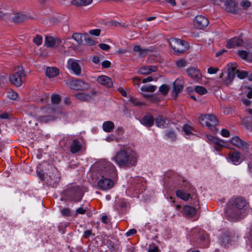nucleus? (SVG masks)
<instances>
[{
  "label": "nucleus",
  "instance_id": "obj_1",
  "mask_svg": "<svg viewBox=\"0 0 252 252\" xmlns=\"http://www.w3.org/2000/svg\"><path fill=\"white\" fill-rule=\"evenodd\" d=\"M112 160L120 167H130L135 166L137 155L129 147L123 146L116 153Z\"/></svg>",
  "mask_w": 252,
  "mask_h": 252
},
{
  "label": "nucleus",
  "instance_id": "obj_2",
  "mask_svg": "<svg viewBox=\"0 0 252 252\" xmlns=\"http://www.w3.org/2000/svg\"><path fill=\"white\" fill-rule=\"evenodd\" d=\"M246 204V201L242 197L231 200L226 205V217L231 221L244 218L247 215Z\"/></svg>",
  "mask_w": 252,
  "mask_h": 252
},
{
  "label": "nucleus",
  "instance_id": "obj_3",
  "mask_svg": "<svg viewBox=\"0 0 252 252\" xmlns=\"http://www.w3.org/2000/svg\"><path fill=\"white\" fill-rule=\"evenodd\" d=\"M99 172L102 176H114L117 172L115 166L109 161H101L97 164Z\"/></svg>",
  "mask_w": 252,
  "mask_h": 252
},
{
  "label": "nucleus",
  "instance_id": "obj_4",
  "mask_svg": "<svg viewBox=\"0 0 252 252\" xmlns=\"http://www.w3.org/2000/svg\"><path fill=\"white\" fill-rule=\"evenodd\" d=\"M26 76V73L22 66L16 67L13 74L9 77L10 82L17 87L21 86Z\"/></svg>",
  "mask_w": 252,
  "mask_h": 252
},
{
  "label": "nucleus",
  "instance_id": "obj_5",
  "mask_svg": "<svg viewBox=\"0 0 252 252\" xmlns=\"http://www.w3.org/2000/svg\"><path fill=\"white\" fill-rule=\"evenodd\" d=\"M67 68L77 76H81L83 75L82 63L79 60L69 59L67 62Z\"/></svg>",
  "mask_w": 252,
  "mask_h": 252
},
{
  "label": "nucleus",
  "instance_id": "obj_6",
  "mask_svg": "<svg viewBox=\"0 0 252 252\" xmlns=\"http://www.w3.org/2000/svg\"><path fill=\"white\" fill-rule=\"evenodd\" d=\"M169 44L173 50L177 53H183L189 48L187 42L177 38H171Z\"/></svg>",
  "mask_w": 252,
  "mask_h": 252
},
{
  "label": "nucleus",
  "instance_id": "obj_7",
  "mask_svg": "<svg viewBox=\"0 0 252 252\" xmlns=\"http://www.w3.org/2000/svg\"><path fill=\"white\" fill-rule=\"evenodd\" d=\"M199 123L203 126H206L211 129L216 126L218 122L216 118L213 115H203L199 117Z\"/></svg>",
  "mask_w": 252,
  "mask_h": 252
},
{
  "label": "nucleus",
  "instance_id": "obj_8",
  "mask_svg": "<svg viewBox=\"0 0 252 252\" xmlns=\"http://www.w3.org/2000/svg\"><path fill=\"white\" fill-rule=\"evenodd\" d=\"M230 141L233 146L243 150L248 151L251 146L250 143L243 141L238 136L233 137Z\"/></svg>",
  "mask_w": 252,
  "mask_h": 252
},
{
  "label": "nucleus",
  "instance_id": "obj_9",
  "mask_svg": "<svg viewBox=\"0 0 252 252\" xmlns=\"http://www.w3.org/2000/svg\"><path fill=\"white\" fill-rule=\"evenodd\" d=\"M227 66V78L225 80V83L227 85H228L232 82L235 78V74H236V67L237 64L235 63H230L228 64Z\"/></svg>",
  "mask_w": 252,
  "mask_h": 252
},
{
  "label": "nucleus",
  "instance_id": "obj_10",
  "mask_svg": "<svg viewBox=\"0 0 252 252\" xmlns=\"http://www.w3.org/2000/svg\"><path fill=\"white\" fill-rule=\"evenodd\" d=\"M70 87L72 89L78 91L88 89L90 88V85L81 79H77L71 81Z\"/></svg>",
  "mask_w": 252,
  "mask_h": 252
},
{
  "label": "nucleus",
  "instance_id": "obj_11",
  "mask_svg": "<svg viewBox=\"0 0 252 252\" xmlns=\"http://www.w3.org/2000/svg\"><path fill=\"white\" fill-rule=\"evenodd\" d=\"M113 186V181L108 178H104L103 176H102V178L97 182L98 188L101 190H104L110 189Z\"/></svg>",
  "mask_w": 252,
  "mask_h": 252
},
{
  "label": "nucleus",
  "instance_id": "obj_12",
  "mask_svg": "<svg viewBox=\"0 0 252 252\" xmlns=\"http://www.w3.org/2000/svg\"><path fill=\"white\" fill-rule=\"evenodd\" d=\"M62 43V40L57 37L46 36L45 40V45L47 47L56 48Z\"/></svg>",
  "mask_w": 252,
  "mask_h": 252
},
{
  "label": "nucleus",
  "instance_id": "obj_13",
  "mask_svg": "<svg viewBox=\"0 0 252 252\" xmlns=\"http://www.w3.org/2000/svg\"><path fill=\"white\" fill-rule=\"evenodd\" d=\"M187 74L194 81L198 82L202 78V75L198 69L191 67L187 69Z\"/></svg>",
  "mask_w": 252,
  "mask_h": 252
},
{
  "label": "nucleus",
  "instance_id": "obj_14",
  "mask_svg": "<svg viewBox=\"0 0 252 252\" xmlns=\"http://www.w3.org/2000/svg\"><path fill=\"white\" fill-rule=\"evenodd\" d=\"M224 3L226 11L235 13L237 11V3L234 0H220Z\"/></svg>",
  "mask_w": 252,
  "mask_h": 252
},
{
  "label": "nucleus",
  "instance_id": "obj_15",
  "mask_svg": "<svg viewBox=\"0 0 252 252\" xmlns=\"http://www.w3.org/2000/svg\"><path fill=\"white\" fill-rule=\"evenodd\" d=\"M209 24V20L203 15H197L194 20L195 26L199 29H203Z\"/></svg>",
  "mask_w": 252,
  "mask_h": 252
},
{
  "label": "nucleus",
  "instance_id": "obj_16",
  "mask_svg": "<svg viewBox=\"0 0 252 252\" xmlns=\"http://www.w3.org/2000/svg\"><path fill=\"white\" fill-rule=\"evenodd\" d=\"M94 91H92L91 93H78L75 94V97L76 99L82 101H88L90 100L92 97L95 94Z\"/></svg>",
  "mask_w": 252,
  "mask_h": 252
},
{
  "label": "nucleus",
  "instance_id": "obj_17",
  "mask_svg": "<svg viewBox=\"0 0 252 252\" xmlns=\"http://www.w3.org/2000/svg\"><path fill=\"white\" fill-rule=\"evenodd\" d=\"M97 82L100 85H102L107 88H110L113 85L112 79L105 75H101L96 79Z\"/></svg>",
  "mask_w": 252,
  "mask_h": 252
},
{
  "label": "nucleus",
  "instance_id": "obj_18",
  "mask_svg": "<svg viewBox=\"0 0 252 252\" xmlns=\"http://www.w3.org/2000/svg\"><path fill=\"white\" fill-rule=\"evenodd\" d=\"M227 160L235 165H238L242 162L240 154L238 152L229 153Z\"/></svg>",
  "mask_w": 252,
  "mask_h": 252
},
{
  "label": "nucleus",
  "instance_id": "obj_19",
  "mask_svg": "<svg viewBox=\"0 0 252 252\" xmlns=\"http://www.w3.org/2000/svg\"><path fill=\"white\" fill-rule=\"evenodd\" d=\"M243 43V40L240 37H235L230 39L227 44V47L228 48H233L242 45Z\"/></svg>",
  "mask_w": 252,
  "mask_h": 252
},
{
  "label": "nucleus",
  "instance_id": "obj_20",
  "mask_svg": "<svg viewBox=\"0 0 252 252\" xmlns=\"http://www.w3.org/2000/svg\"><path fill=\"white\" fill-rule=\"evenodd\" d=\"M157 70V67L155 65L145 66L139 69L138 73L141 74H149L156 71Z\"/></svg>",
  "mask_w": 252,
  "mask_h": 252
},
{
  "label": "nucleus",
  "instance_id": "obj_21",
  "mask_svg": "<svg viewBox=\"0 0 252 252\" xmlns=\"http://www.w3.org/2000/svg\"><path fill=\"white\" fill-rule=\"evenodd\" d=\"M184 83L182 80L176 79L174 82V93L175 94V98L176 99L177 94L183 88Z\"/></svg>",
  "mask_w": 252,
  "mask_h": 252
},
{
  "label": "nucleus",
  "instance_id": "obj_22",
  "mask_svg": "<svg viewBox=\"0 0 252 252\" xmlns=\"http://www.w3.org/2000/svg\"><path fill=\"white\" fill-rule=\"evenodd\" d=\"M213 144L216 150L219 151L222 147H227L224 141L216 138L211 144Z\"/></svg>",
  "mask_w": 252,
  "mask_h": 252
},
{
  "label": "nucleus",
  "instance_id": "obj_23",
  "mask_svg": "<svg viewBox=\"0 0 252 252\" xmlns=\"http://www.w3.org/2000/svg\"><path fill=\"white\" fill-rule=\"evenodd\" d=\"M114 124L112 121H105L102 124V128L103 130L107 132H110L112 131L114 129Z\"/></svg>",
  "mask_w": 252,
  "mask_h": 252
},
{
  "label": "nucleus",
  "instance_id": "obj_24",
  "mask_svg": "<svg viewBox=\"0 0 252 252\" xmlns=\"http://www.w3.org/2000/svg\"><path fill=\"white\" fill-rule=\"evenodd\" d=\"M81 149V145L80 142L76 139L74 140L70 145V152L72 153H76L80 151Z\"/></svg>",
  "mask_w": 252,
  "mask_h": 252
},
{
  "label": "nucleus",
  "instance_id": "obj_25",
  "mask_svg": "<svg viewBox=\"0 0 252 252\" xmlns=\"http://www.w3.org/2000/svg\"><path fill=\"white\" fill-rule=\"evenodd\" d=\"M141 123L147 127H151L154 124V118L152 115H146L142 120Z\"/></svg>",
  "mask_w": 252,
  "mask_h": 252
},
{
  "label": "nucleus",
  "instance_id": "obj_26",
  "mask_svg": "<svg viewBox=\"0 0 252 252\" xmlns=\"http://www.w3.org/2000/svg\"><path fill=\"white\" fill-rule=\"evenodd\" d=\"M87 34H80L78 33H75L72 35V38L76 41L78 44H84L83 42L84 39L88 38Z\"/></svg>",
  "mask_w": 252,
  "mask_h": 252
},
{
  "label": "nucleus",
  "instance_id": "obj_27",
  "mask_svg": "<svg viewBox=\"0 0 252 252\" xmlns=\"http://www.w3.org/2000/svg\"><path fill=\"white\" fill-rule=\"evenodd\" d=\"M133 51L134 52H138L139 56L141 57L146 56L149 52L151 51V50L149 49H143L139 45L135 46L133 47Z\"/></svg>",
  "mask_w": 252,
  "mask_h": 252
},
{
  "label": "nucleus",
  "instance_id": "obj_28",
  "mask_svg": "<svg viewBox=\"0 0 252 252\" xmlns=\"http://www.w3.org/2000/svg\"><path fill=\"white\" fill-rule=\"evenodd\" d=\"M59 69L56 67H48L46 69V74L49 78H53L59 74Z\"/></svg>",
  "mask_w": 252,
  "mask_h": 252
},
{
  "label": "nucleus",
  "instance_id": "obj_29",
  "mask_svg": "<svg viewBox=\"0 0 252 252\" xmlns=\"http://www.w3.org/2000/svg\"><path fill=\"white\" fill-rule=\"evenodd\" d=\"M238 54L243 59L247 60L249 62H252V54L244 50L239 51Z\"/></svg>",
  "mask_w": 252,
  "mask_h": 252
},
{
  "label": "nucleus",
  "instance_id": "obj_30",
  "mask_svg": "<svg viewBox=\"0 0 252 252\" xmlns=\"http://www.w3.org/2000/svg\"><path fill=\"white\" fill-rule=\"evenodd\" d=\"M168 121L161 116H158L156 119V125L157 126L161 128L165 127V125Z\"/></svg>",
  "mask_w": 252,
  "mask_h": 252
},
{
  "label": "nucleus",
  "instance_id": "obj_31",
  "mask_svg": "<svg viewBox=\"0 0 252 252\" xmlns=\"http://www.w3.org/2000/svg\"><path fill=\"white\" fill-rule=\"evenodd\" d=\"M176 194L178 197L185 201H188L190 196L189 193L180 189H178L176 191Z\"/></svg>",
  "mask_w": 252,
  "mask_h": 252
},
{
  "label": "nucleus",
  "instance_id": "obj_32",
  "mask_svg": "<svg viewBox=\"0 0 252 252\" xmlns=\"http://www.w3.org/2000/svg\"><path fill=\"white\" fill-rule=\"evenodd\" d=\"M93 1V0H73L71 1V4L79 6H86Z\"/></svg>",
  "mask_w": 252,
  "mask_h": 252
},
{
  "label": "nucleus",
  "instance_id": "obj_33",
  "mask_svg": "<svg viewBox=\"0 0 252 252\" xmlns=\"http://www.w3.org/2000/svg\"><path fill=\"white\" fill-rule=\"evenodd\" d=\"M55 119V118L53 116H39L38 118V121L42 124L47 123L48 122H52Z\"/></svg>",
  "mask_w": 252,
  "mask_h": 252
},
{
  "label": "nucleus",
  "instance_id": "obj_34",
  "mask_svg": "<svg viewBox=\"0 0 252 252\" xmlns=\"http://www.w3.org/2000/svg\"><path fill=\"white\" fill-rule=\"evenodd\" d=\"M193 129V127L188 125H185L183 126V130L186 137L189 136L192 134Z\"/></svg>",
  "mask_w": 252,
  "mask_h": 252
},
{
  "label": "nucleus",
  "instance_id": "obj_35",
  "mask_svg": "<svg viewBox=\"0 0 252 252\" xmlns=\"http://www.w3.org/2000/svg\"><path fill=\"white\" fill-rule=\"evenodd\" d=\"M83 195V193L80 189H75V194L72 197V200H73L74 202H78L80 201L82 199Z\"/></svg>",
  "mask_w": 252,
  "mask_h": 252
},
{
  "label": "nucleus",
  "instance_id": "obj_36",
  "mask_svg": "<svg viewBox=\"0 0 252 252\" xmlns=\"http://www.w3.org/2000/svg\"><path fill=\"white\" fill-rule=\"evenodd\" d=\"M184 212L189 216H193L196 213V209L192 207L187 206L184 208Z\"/></svg>",
  "mask_w": 252,
  "mask_h": 252
},
{
  "label": "nucleus",
  "instance_id": "obj_37",
  "mask_svg": "<svg viewBox=\"0 0 252 252\" xmlns=\"http://www.w3.org/2000/svg\"><path fill=\"white\" fill-rule=\"evenodd\" d=\"M157 89V86L154 85L147 86L144 85L141 88L142 92H154Z\"/></svg>",
  "mask_w": 252,
  "mask_h": 252
},
{
  "label": "nucleus",
  "instance_id": "obj_38",
  "mask_svg": "<svg viewBox=\"0 0 252 252\" xmlns=\"http://www.w3.org/2000/svg\"><path fill=\"white\" fill-rule=\"evenodd\" d=\"M26 19V16L24 14H18L13 19L15 23H19L24 21Z\"/></svg>",
  "mask_w": 252,
  "mask_h": 252
},
{
  "label": "nucleus",
  "instance_id": "obj_39",
  "mask_svg": "<svg viewBox=\"0 0 252 252\" xmlns=\"http://www.w3.org/2000/svg\"><path fill=\"white\" fill-rule=\"evenodd\" d=\"M128 102L133 106H141L144 105V103L139 101L136 98L132 96H129Z\"/></svg>",
  "mask_w": 252,
  "mask_h": 252
},
{
  "label": "nucleus",
  "instance_id": "obj_40",
  "mask_svg": "<svg viewBox=\"0 0 252 252\" xmlns=\"http://www.w3.org/2000/svg\"><path fill=\"white\" fill-rule=\"evenodd\" d=\"M195 91L198 94L202 95L207 93V90L203 86H197L194 89Z\"/></svg>",
  "mask_w": 252,
  "mask_h": 252
},
{
  "label": "nucleus",
  "instance_id": "obj_41",
  "mask_svg": "<svg viewBox=\"0 0 252 252\" xmlns=\"http://www.w3.org/2000/svg\"><path fill=\"white\" fill-rule=\"evenodd\" d=\"M176 64L178 68L184 67L187 65V62L184 59H181L176 61Z\"/></svg>",
  "mask_w": 252,
  "mask_h": 252
},
{
  "label": "nucleus",
  "instance_id": "obj_42",
  "mask_svg": "<svg viewBox=\"0 0 252 252\" xmlns=\"http://www.w3.org/2000/svg\"><path fill=\"white\" fill-rule=\"evenodd\" d=\"M236 74L238 78L240 79H244L248 75V73L246 71H239L236 70Z\"/></svg>",
  "mask_w": 252,
  "mask_h": 252
},
{
  "label": "nucleus",
  "instance_id": "obj_43",
  "mask_svg": "<svg viewBox=\"0 0 252 252\" xmlns=\"http://www.w3.org/2000/svg\"><path fill=\"white\" fill-rule=\"evenodd\" d=\"M61 97L58 94H53L51 96V101L54 104H58L60 102Z\"/></svg>",
  "mask_w": 252,
  "mask_h": 252
},
{
  "label": "nucleus",
  "instance_id": "obj_44",
  "mask_svg": "<svg viewBox=\"0 0 252 252\" xmlns=\"http://www.w3.org/2000/svg\"><path fill=\"white\" fill-rule=\"evenodd\" d=\"M7 96L12 100H15L17 97V94L13 91H10L7 93Z\"/></svg>",
  "mask_w": 252,
  "mask_h": 252
},
{
  "label": "nucleus",
  "instance_id": "obj_45",
  "mask_svg": "<svg viewBox=\"0 0 252 252\" xmlns=\"http://www.w3.org/2000/svg\"><path fill=\"white\" fill-rule=\"evenodd\" d=\"M166 135L168 138L173 140L175 139L176 137V134L175 131L172 130H167L166 132Z\"/></svg>",
  "mask_w": 252,
  "mask_h": 252
},
{
  "label": "nucleus",
  "instance_id": "obj_46",
  "mask_svg": "<svg viewBox=\"0 0 252 252\" xmlns=\"http://www.w3.org/2000/svg\"><path fill=\"white\" fill-rule=\"evenodd\" d=\"M159 91L163 94H166L169 91V88L166 85H162L159 88Z\"/></svg>",
  "mask_w": 252,
  "mask_h": 252
},
{
  "label": "nucleus",
  "instance_id": "obj_47",
  "mask_svg": "<svg viewBox=\"0 0 252 252\" xmlns=\"http://www.w3.org/2000/svg\"><path fill=\"white\" fill-rule=\"evenodd\" d=\"M33 42L37 45L41 44L42 42V38L41 35H37L33 39Z\"/></svg>",
  "mask_w": 252,
  "mask_h": 252
},
{
  "label": "nucleus",
  "instance_id": "obj_48",
  "mask_svg": "<svg viewBox=\"0 0 252 252\" xmlns=\"http://www.w3.org/2000/svg\"><path fill=\"white\" fill-rule=\"evenodd\" d=\"M251 5V2L248 0H242L241 3V5L245 9L250 7Z\"/></svg>",
  "mask_w": 252,
  "mask_h": 252
},
{
  "label": "nucleus",
  "instance_id": "obj_49",
  "mask_svg": "<svg viewBox=\"0 0 252 252\" xmlns=\"http://www.w3.org/2000/svg\"><path fill=\"white\" fill-rule=\"evenodd\" d=\"M219 70L218 67H210L208 68L207 72L209 74H213L217 73Z\"/></svg>",
  "mask_w": 252,
  "mask_h": 252
},
{
  "label": "nucleus",
  "instance_id": "obj_50",
  "mask_svg": "<svg viewBox=\"0 0 252 252\" xmlns=\"http://www.w3.org/2000/svg\"><path fill=\"white\" fill-rule=\"evenodd\" d=\"M88 38H86V39H84L83 41H85L84 44H87L89 45H93L94 44V41L92 40L88 35Z\"/></svg>",
  "mask_w": 252,
  "mask_h": 252
},
{
  "label": "nucleus",
  "instance_id": "obj_51",
  "mask_svg": "<svg viewBox=\"0 0 252 252\" xmlns=\"http://www.w3.org/2000/svg\"><path fill=\"white\" fill-rule=\"evenodd\" d=\"M98 46L100 49L104 51H108L110 48V46L109 45L104 43H100L98 45Z\"/></svg>",
  "mask_w": 252,
  "mask_h": 252
},
{
  "label": "nucleus",
  "instance_id": "obj_52",
  "mask_svg": "<svg viewBox=\"0 0 252 252\" xmlns=\"http://www.w3.org/2000/svg\"><path fill=\"white\" fill-rule=\"evenodd\" d=\"M100 30L99 29L92 30L89 31V33L91 35L98 36L100 34Z\"/></svg>",
  "mask_w": 252,
  "mask_h": 252
},
{
  "label": "nucleus",
  "instance_id": "obj_53",
  "mask_svg": "<svg viewBox=\"0 0 252 252\" xmlns=\"http://www.w3.org/2000/svg\"><path fill=\"white\" fill-rule=\"evenodd\" d=\"M94 235L92 233V231L90 230H87L84 232L83 236L85 238L87 239L89 238L91 236H94Z\"/></svg>",
  "mask_w": 252,
  "mask_h": 252
},
{
  "label": "nucleus",
  "instance_id": "obj_54",
  "mask_svg": "<svg viewBox=\"0 0 252 252\" xmlns=\"http://www.w3.org/2000/svg\"><path fill=\"white\" fill-rule=\"evenodd\" d=\"M221 134L224 137H228L230 136V132L226 129H222L221 131Z\"/></svg>",
  "mask_w": 252,
  "mask_h": 252
},
{
  "label": "nucleus",
  "instance_id": "obj_55",
  "mask_svg": "<svg viewBox=\"0 0 252 252\" xmlns=\"http://www.w3.org/2000/svg\"><path fill=\"white\" fill-rule=\"evenodd\" d=\"M86 209H84L82 207H80L76 210L75 214H76V215H77L78 214H84L86 213Z\"/></svg>",
  "mask_w": 252,
  "mask_h": 252
},
{
  "label": "nucleus",
  "instance_id": "obj_56",
  "mask_svg": "<svg viewBox=\"0 0 252 252\" xmlns=\"http://www.w3.org/2000/svg\"><path fill=\"white\" fill-rule=\"evenodd\" d=\"M111 63L108 61H103L101 63L102 66L103 68H109L111 66Z\"/></svg>",
  "mask_w": 252,
  "mask_h": 252
},
{
  "label": "nucleus",
  "instance_id": "obj_57",
  "mask_svg": "<svg viewBox=\"0 0 252 252\" xmlns=\"http://www.w3.org/2000/svg\"><path fill=\"white\" fill-rule=\"evenodd\" d=\"M136 233V230L135 229H131L129 230L126 233V236H130L131 235H132Z\"/></svg>",
  "mask_w": 252,
  "mask_h": 252
},
{
  "label": "nucleus",
  "instance_id": "obj_58",
  "mask_svg": "<svg viewBox=\"0 0 252 252\" xmlns=\"http://www.w3.org/2000/svg\"><path fill=\"white\" fill-rule=\"evenodd\" d=\"M9 117V115L7 112H4L0 114V118L1 119H7Z\"/></svg>",
  "mask_w": 252,
  "mask_h": 252
},
{
  "label": "nucleus",
  "instance_id": "obj_59",
  "mask_svg": "<svg viewBox=\"0 0 252 252\" xmlns=\"http://www.w3.org/2000/svg\"><path fill=\"white\" fill-rule=\"evenodd\" d=\"M62 213L64 215L68 216L70 214V211L69 209L65 208L62 210Z\"/></svg>",
  "mask_w": 252,
  "mask_h": 252
},
{
  "label": "nucleus",
  "instance_id": "obj_60",
  "mask_svg": "<svg viewBox=\"0 0 252 252\" xmlns=\"http://www.w3.org/2000/svg\"><path fill=\"white\" fill-rule=\"evenodd\" d=\"M50 178L54 182L56 183L57 182H58L59 180V176L58 174L57 173L55 174V175L52 178L51 176H50Z\"/></svg>",
  "mask_w": 252,
  "mask_h": 252
},
{
  "label": "nucleus",
  "instance_id": "obj_61",
  "mask_svg": "<svg viewBox=\"0 0 252 252\" xmlns=\"http://www.w3.org/2000/svg\"><path fill=\"white\" fill-rule=\"evenodd\" d=\"M115 139V137L113 135H110L106 138V140L108 142H111Z\"/></svg>",
  "mask_w": 252,
  "mask_h": 252
},
{
  "label": "nucleus",
  "instance_id": "obj_62",
  "mask_svg": "<svg viewBox=\"0 0 252 252\" xmlns=\"http://www.w3.org/2000/svg\"><path fill=\"white\" fill-rule=\"evenodd\" d=\"M207 138L211 144H212L214 142V140L217 138L216 137H215L210 135H207Z\"/></svg>",
  "mask_w": 252,
  "mask_h": 252
},
{
  "label": "nucleus",
  "instance_id": "obj_63",
  "mask_svg": "<svg viewBox=\"0 0 252 252\" xmlns=\"http://www.w3.org/2000/svg\"><path fill=\"white\" fill-rule=\"evenodd\" d=\"M153 80V78H152V77L149 76L146 78L144 79L142 81V83H146L147 82L152 81Z\"/></svg>",
  "mask_w": 252,
  "mask_h": 252
},
{
  "label": "nucleus",
  "instance_id": "obj_64",
  "mask_svg": "<svg viewBox=\"0 0 252 252\" xmlns=\"http://www.w3.org/2000/svg\"><path fill=\"white\" fill-rule=\"evenodd\" d=\"M48 97V94H44L42 96V97L40 98V101L41 102H45L46 100L47 99V98Z\"/></svg>",
  "mask_w": 252,
  "mask_h": 252
}]
</instances>
